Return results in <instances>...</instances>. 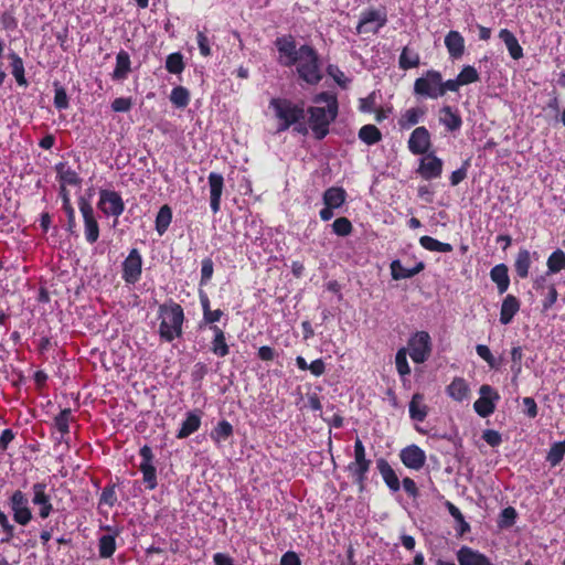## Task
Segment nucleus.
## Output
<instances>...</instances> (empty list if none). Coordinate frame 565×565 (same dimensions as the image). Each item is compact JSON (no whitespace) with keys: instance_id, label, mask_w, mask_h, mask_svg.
<instances>
[{"instance_id":"obj_1","label":"nucleus","mask_w":565,"mask_h":565,"mask_svg":"<svg viewBox=\"0 0 565 565\" xmlns=\"http://www.w3.org/2000/svg\"><path fill=\"white\" fill-rule=\"evenodd\" d=\"M159 328L161 341L171 343L183 335L185 315L182 306L173 299H168L158 307Z\"/></svg>"},{"instance_id":"obj_2","label":"nucleus","mask_w":565,"mask_h":565,"mask_svg":"<svg viewBox=\"0 0 565 565\" xmlns=\"http://www.w3.org/2000/svg\"><path fill=\"white\" fill-rule=\"evenodd\" d=\"M269 108L275 111V116L279 120L278 132L288 130L292 125L303 120L306 117L303 104H296L288 98H271Z\"/></svg>"},{"instance_id":"obj_3","label":"nucleus","mask_w":565,"mask_h":565,"mask_svg":"<svg viewBox=\"0 0 565 565\" xmlns=\"http://www.w3.org/2000/svg\"><path fill=\"white\" fill-rule=\"evenodd\" d=\"M301 57L295 65L300 79L309 85H317L322 79L321 63L316 49L308 44L300 46Z\"/></svg>"},{"instance_id":"obj_4","label":"nucleus","mask_w":565,"mask_h":565,"mask_svg":"<svg viewBox=\"0 0 565 565\" xmlns=\"http://www.w3.org/2000/svg\"><path fill=\"white\" fill-rule=\"evenodd\" d=\"M307 113L309 115L308 122L315 138L322 140L329 134L330 125L338 117L339 103L334 102L327 107L310 106Z\"/></svg>"},{"instance_id":"obj_5","label":"nucleus","mask_w":565,"mask_h":565,"mask_svg":"<svg viewBox=\"0 0 565 565\" xmlns=\"http://www.w3.org/2000/svg\"><path fill=\"white\" fill-rule=\"evenodd\" d=\"M413 93L423 98L437 99L441 97L440 72L436 70L426 71L415 79Z\"/></svg>"},{"instance_id":"obj_6","label":"nucleus","mask_w":565,"mask_h":565,"mask_svg":"<svg viewBox=\"0 0 565 565\" xmlns=\"http://www.w3.org/2000/svg\"><path fill=\"white\" fill-rule=\"evenodd\" d=\"M77 205L83 217L85 241L93 245L98 241L100 233L94 207L89 198L83 195L77 199Z\"/></svg>"},{"instance_id":"obj_7","label":"nucleus","mask_w":565,"mask_h":565,"mask_svg":"<svg viewBox=\"0 0 565 565\" xmlns=\"http://www.w3.org/2000/svg\"><path fill=\"white\" fill-rule=\"evenodd\" d=\"M275 47L278 51L277 62L284 67H291L297 64L301 57L300 47L297 49V42L294 35L285 34L276 38Z\"/></svg>"},{"instance_id":"obj_8","label":"nucleus","mask_w":565,"mask_h":565,"mask_svg":"<svg viewBox=\"0 0 565 565\" xmlns=\"http://www.w3.org/2000/svg\"><path fill=\"white\" fill-rule=\"evenodd\" d=\"M407 352L413 362L420 364L428 360L431 353V339L427 331L415 332L407 342Z\"/></svg>"},{"instance_id":"obj_9","label":"nucleus","mask_w":565,"mask_h":565,"mask_svg":"<svg viewBox=\"0 0 565 565\" xmlns=\"http://www.w3.org/2000/svg\"><path fill=\"white\" fill-rule=\"evenodd\" d=\"M97 209L107 217L118 218L125 211V202L119 192L99 189Z\"/></svg>"},{"instance_id":"obj_10","label":"nucleus","mask_w":565,"mask_h":565,"mask_svg":"<svg viewBox=\"0 0 565 565\" xmlns=\"http://www.w3.org/2000/svg\"><path fill=\"white\" fill-rule=\"evenodd\" d=\"M9 507L12 512L13 521L19 525H28L32 519V510L29 505L28 495L21 491L15 490L9 498Z\"/></svg>"},{"instance_id":"obj_11","label":"nucleus","mask_w":565,"mask_h":565,"mask_svg":"<svg viewBox=\"0 0 565 565\" xmlns=\"http://www.w3.org/2000/svg\"><path fill=\"white\" fill-rule=\"evenodd\" d=\"M387 23V14L385 9H367L361 13L360 21L356 25V33L376 34Z\"/></svg>"},{"instance_id":"obj_12","label":"nucleus","mask_w":565,"mask_h":565,"mask_svg":"<svg viewBox=\"0 0 565 565\" xmlns=\"http://www.w3.org/2000/svg\"><path fill=\"white\" fill-rule=\"evenodd\" d=\"M479 398L473 403L475 412L482 418L492 415L500 401L499 392L489 384H482L479 388Z\"/></svg>"},{"instance_id":"obj_13","label":"nucleus","mask_w":565,"mask_h":565,"mask_svg":"<svg viewBox=\"0 0 565 565\" xmlns=\"http://www.w3.org/2000/svg\"><path fill=\"white\" fill-rule=\"evenodd\" d=\"M142 257L137 248L130 249L128 256L122 262L121 278L126 284L135 285L141 278Z\"/></svg>"},{"instance_id":"obj_14","label":"nucleus","mask_w":565,"mask_h":565,"mask_svg":"<svg viewBox=\"0 0 565 565\" xmlns=\"http://www.w3.org/2000/svg\"><path fill=\"white\" fill-rule=\"evenodd\" d=\"M139 455L141 457V462L139 466V469L142 473V480L146 483L147 489L153 490L158 486L157 481V470L153 466V452L150 446L143 445L140 450Z\"/></svg>"},{"instance_id":"obj_15","label":"nucleus","mask_w":565,"mask_h":565,"mask_svg":"<svg viewBox=\"0 0 565 565\" xmlns=\"http://www.w3.org/2000/svg\"><path fill=\"white\" fill-rule=\"evenodd\" d=\"M399 459L406 468L418 471L426 463V454L419 446L413 444L399 451Z\"/></svg>"},{"instance_id":"obj_16","label":"nucleus","mask_w":565,"mask_h":565,"mask_svg":"<svg viewBox=\"0 0 565 565\" xmlns=\"http://www.w3.org/2000/svg\"><path fill=\"white\" fill-rule=\"evenodd\" d=\"M32 503L39 507V516L47 519L53 511L51 497L46 493V483L36 482L32 486Z\"/></svg>"},{"instance_id":"obj_17","label":"nucleus","mask_w":565,"mask_h":565,"mask_svg":"<svg viewBox=\"0 0 565 565\" xmlns=\"http://www.w3.org/2000/svg\"><path fill=\"white\" fill-rule=\"evenodd\" d=\"M431 147L430 134L420 126L413 130L408 139V149L413 154H425Z\"/></svg>"},{"instance_id":"obj_18","label":"nucleus","mask_w":565,"mask_h":565,"mask_svg":"<svg viewBox=\"0 0 565 565\" xmlns=\"http://www.w3.org/2000/svg\"><path fill=\"white\" fill-rule=\"evenodd\" d=\"M417 172L425 180L437 179L443 173V161L434 153H429L420 160Z\"/></svg>"},{"instance_id":"obj_19","label":"nucleus","mask_w":565,"mask_h":565,"mask_svg":"<svg viewBox=\"0 0 565 565\" xmlns=\"http://www.w3.org/2000/svg\"><path fill=\"white\" fill-rule=\"evenodd\" d=\"M210 186V206L214 214L221 210V198L224 189V178L222 174L211 172L207 177Z\"/></svg>"},{"instance_id":"obj_20","label":"nucleus","mask_w":565,"mask_h":565,"mask_svg":"<svg viewBox=\"0 0 565 565\" xmlns=\"http://www.w3.org/2000/svg\"><path fill=\"white\" fill-rule=\"evenodd\" d=\"M456 555L459 565H493L484 554L466 545Z\"/></svg>"},{"instance_id":"obj_21","label":"nucleus","mask_w":565,"mask_h":565,"mask_svg":"<svg viewBox=\"0 0 565 565\" xmlns=\"http://www.w3.org/2000/svg\"><path fill=\"white\" fill-rule=\"evenodd\" d=\"M55 172L60 186L67 189V185L79 186L82 184V178L67 162L56 163Z\"/></svg>"},{"instance_id":"obj_22","label":"nucleus","mask_w":565,"mask_h":565,"mask_svg":"<svg viewBox=\"0 0 565 565\" xmlns=\"http://www.w3.org/2000/svg\"><path fill=\"white\" fill-rule=\"evenodd\" d=\"M376 469L379 470L384 483L392 492H397L401 489L398 476L385 458H379L376 460Z\"/></svg>"},{"instance_id":"obj_23","label":"nucleus","mask_w":565,"mask_h":565,"mask_svg":"<svg viewBox=\"0 0 565 565\" xmlns=\"http://www.w3.org/2000/svg\"><path fill=\"white\" fill-rule=\"evenodd\" d=\"M201 423H202V412L201 411L188 412L175 437L178 439L188 438L190 435L194 434L195 431H198L200 429Z\"/></svg>"},{"instance_id":"obj_24","label":"nucleus","mask_w":565,"mask_h":565,"mask_svg":"<svg viewBox=\"0 0 565 565\" xmlns=\"http://www.w3.org/2000/svg\"><path fill=\"white\" fill-rule=\"evenodd\" d=\"M210 330L213 332L210 351L217 358L227 356L230 354V345L227 344L224 330L218 326H210Z\"/></svg>"},{"instance_id":"obj_25","label":"nucleus","mask_w":565,"mask_h":565,"mask_svg":"<svg viewBox=\"0 0 565 565\" xmlns=\"http://www.w3.org/2000/svg\"><path fill=\"white\" fill-rule=\"evenodd\" d=\"M445 45L452 60H459L465 53V39L458 31H449L445 36Z\"/></svg>"},{"instance_id":"obj_26","label":"nucleus","mask_w":565,"mask_h":565,"mask_svg":"<svg viewBox=\"0 0 565 565\" xmlns=\"http://www.w3.org/2000/svg\"><path fill=\"white\" fill-rule=\"evenodd\" d=\"M521 302L514 295H507L500 308V322L502 324L511 323L514 316L519 312Z\"/></svg>"},{"instance_id":"obj_27","label":"nucleus","mask_w":565,"mask_h":565,"mask_svg":"<svg viewBox=\"0 0 565 565\" xmlns=\"http://www.w3.org/2000/svg\"><path fill=\"white\" fill-rule=\"evenodd\" d=\"M447 395L456 402H463L470 395V387L463 377L456 376L446 387Z\"/></svg>"},{"instance_id":"obj_28","label":"nucleus","mask_w":565,"mask_h":565,"mask_svg":"<svg viewBox=\"0 0 565 565\" xmlns=\"http://www.w3.org/2000/svg\"><path fill=\"white\" fill-rule=\"evenodd\" d=\"M391 275L394 280H401L412 278L424 270L425 264L418 262L413 268H406L403 266L399 259H395L390 265Z\"/></svg>"},{"instance_id":"obj_29","label":"nucleus","mask_w":565,"mask_h":565,"mask_svg":"<svg viewBox=\"0 0 565 565\" xmlns=\"http://www.w3.org/2000/svg\"><path fill=\"white\" fill-rule=\"evenodd\" d=\"M58 196L62 200V210L64 211L66 217H67V232L71 234L76 233V218H75V210L71 202V195L70 191L65 189L64 186H60L58 189Z\"/></svg>"},{"instance_id":"obj_30","label":"nucleus","mask_w":565,"mask_h":565,"mask_svg":"<svg viewBox=\"0 0 565 565\" xmlns=\"http://www.w3.org/2000/svg\"><path fill=\"white\" fill-rule=\"evenodd\" d=\"M131 72L130 55L125 50H120L116 55V65L111 73L113 81H124Z\"/></svg>"},{"instance_id":"obj_31","label":"nucleus","mask_w":565,"mask_h":565,"mask_svg":"<svg viewBox=\"0 0 565 565\" xmlns=\"http://www.w3.org/2000/svg\"><path fill=\"white\" fill-rule=\"evenodd\" d=\"M490 278L497 285L498 292L504 294L510 286L509 268L505 264H498L490 270Z\"/></svg>"},{"instance_id":"obj_32","label":"nucleus","mask_w":565,"mask_h":565,"mask_svg":"<svg viewBox=\"0 0 565 565\" xmlns=\"http://www.w3.org/2000/svg\"><path fill=\"white\" fill-rule=\"evenodd\" d=\"M425 396L422 393H415L409 402V417L415 422H424L428 415V406L424 403Z\"/></svg>"},{"instance_id":"obj_33","label":"nucleus","mask_w":565,"mask_h":565,"mask_svg":"<svg viewBox=\"0 0 565 565\" xmlns=\"http://www.w3.org/2000/svg\"><path fill=\"white\" fill-rule=\"evenodd\" d=\"M499 38L505 44L507 50L513 60L518 61L523 57V49L513 32L508 29H501Z\"/></svg>"},{"instance_id":"obj_34","label":"nucleus","mask_w":565,"mask_h":565,"mask_svg":"<svg viewBox=\"0 0 565 565\" xmlns=\"http://www.w3.org/2000/svg\"><path fill=\"white\" fill-rule=\"evenodd\" d=\"M322 200L324 205L337 210L345 203L347 192L341 186H331L324 191Z\"/></svg>"},{"instance_id":"obj_35","label":"nucleus","mask_w":565,"mask_h":565,"mask_svg":"<svg viewBox=\"0 0 565 565\" xmlns=\"http://www.w3.org/2000/svg\"><path fill=\"white\" fill-rule=\"evenodd\" d=\"M234 434L233 425L226 420L222 419L217 423V425L211 430L210 437L215 445H221L222 443L227 441Z\"/></svg>"},{"instance_id":"obj_36","label":"nucleus","mask_w":565,"mask_h":565,"mask_svg":"<svg viewBox=\"0 0 565 565\" xmlns=\"http://www.w3.org/2000/svg\"><path fill=\"white\" fill-rule=\"evenodd\" d=\"M426 114V109L420 107H413L401 115L398 118V126L401 129H409L417 125Z\"/></svg>"},{"instance_id":"obj_37","label":"nucleus","mask_w":565,"mask_h":565,"mask_svg":"<svg viewBox=\"0 0 565 565\" xmlns=\"http://www.w3.org/2000/svg\"><path fill=\"white\" fill-rule=\"evenodd\" d=\"M10 60L11 73L19 86H28V81L25 78V70L24 63L20 55L15 52H10L8 55Z\"/></svg>"},{"instance_id":"obj_38","label":"nucleus","mask_w":565,"mask_h":565,"mask_svg":"<svg viewBox=\"0 0 565 565\" xmlns=\"http://www.w3.org/2000/svg\"><path fill=\"white\" fill-rule=\"evenodd\" d=\"M443 116L440 117V122L449 130L456 131L459 130L462 126V119L458 111L452 110L450 106H444L440 109Z\"/></svg>"},{"instance_id":"obj_39","label":"nucleus","mask_w":565,"mask_h":565,"mask_svg":"<svg viewBox=\"0 0 565 565\" xmlns=\"http://www.w3.org/2000/svg\"><path fill=\"white\" fill-rule=\"evenodd\" d=\"M531 254L527 249L521 248L515 257L514 270L521 279H525L529 276L531 268Z\"/></svg>"},{"instance_id":"obj_40","label":"nucleus","mask_w":565,"mask_h":565,"mask_svg":"<svg viewBox=\"0 0 565 565\" xmlns=\"http://www.w3.org/2000/svg\"><path fill=\"white\" fill-rule=\"evenodd\" d=\"M371 463H354L350 462L348 465V470L353 477L354 483L359 487L360 491H363L365 488L366 475L369 472Z\"/></svg>"},{"instance_id":"obj_41","label":"nucleus","mask_w":565,"mask_h":565,"mask_svg":"<svg viewBox=\"0 0 565 565\" xmlns=\"http://www.w3.org/2000/svg\"><path fill=\"white\" fill-rule=\"evenodd\" d=\"M172 222V210L168 204L162 205L156 216V231L162 236L169 228Z\"/></svg>"},{"instance_id":"obj_42","label":"nucleus","mask_w":565,"mask_h":565,"mask_svg":"<svg viewBox=\"0 0 565 565\" xmlns=\"http://www.w3.org/2000/svg\"><path fill=\"white\" fill-rule=\"evenodd\" d=\"M420 64V56L417 52L411 50L408 46L403 47L399 57L398 66L403 71L415 68Z\"/></svg>"},{"instance_id":"obj_43","label":"nucleus","mask_w":565,"mask_h":565,"mask_svg":"<svg viewBox=\"0 0 565 565\" xmlns=\"http://www.w3.org/2000/svg\"><path fill=\"white\" fill-rule=\"evenodd\" d=\"M359 138L367 146H373L382 140L381 130L372 124L364 125L360 128Z\"/></svg>"},{"instance_id":"obj_44","label":"nucleus","mask_w":565,"mask_h":565,"mask_svg":"<svg viewBox=\"0 0 565 565\" xmlns=\"http://www.w3.org/2000/svg\"><path fill=\"white\" fill-rule=\"evenodd\" d=\"M395 366L398 375L402 379L403 385L406 386L407 379L411 374V366L407 361V349L401 348L395 354Z\"/></svg>"},{"instance_id":"obj_45","label":"nucleus","mask_w":565,"mask_h":565,"mask_svg":"<svg viewBox=\"0 0 565 565\" xmlns=\"http://www.w3.org/2000/svg\"><path fill=\"white\" fill-rule=\"evenodd\" d=\"M419 244L423 248L429 252H438V253H450L454 247L449 243H443L431 236L424 235L419 238Z\"/></svg>"},{"instance_id":"obj_46","label":"nucleus","mask_w":565,"mask_h":565,"mask_svg":"<svg viewBox=\"0 0 565 565\" xmlns=\"http://www.w3.org/2000/svg\"><path fill=\"white\" fill-rule=\"evenodd\" d=\"M75 420L71 408L62 409L54 417V426L61 433L62 437L70 434V424Z\"/></svg>"},{"instance_id":"obj_47","label":"nucleus","mask_w":565,"mask_h":565,"mask_svg":"<svg viewBox=\"0 0 565 565\" xmlns=\"http://www.w3.org/2000/svg\"><path fill=\"white\" fill-rule=\"evenodd\" d=\"M546 266V275H553L559 273L561 270H565V252L559 248L554 250L548 256Z\"/></svg>"},{"instance_id":"obj_48","label":"nucleus","mask_w":565,"mask_h":565,"mask_svg":"<svg viewBox=\"0 0 565 565\" xmlns=\"http://www.w3.org/2000/svg\"><path fill=\"white\" fill-rule=\"evenodd\" d=\"M185 68V63L182 53L174 52L167 56L166 58V70L170 74H181Z\"/></svg>"},{"instance_id":"obj_49","label":"nucleus","mask_w":565,"mask_h":565,"mask_svg":"<svg viewBox=\"0 0 565 565\" xmlns=\"http://www.w3.org/2000/svg\"><path fill=\"white\" fill-rule=\"evenodd\" d=\"M565 455V439L562 441L554 443L547 455L546 461L551 465V467H556L561 463Z\"/></svg>"},{"instance_id":"obj_50","label":"nucleus","mask_w":565,"mask_h":565,"mask_svg":"<svg viewBox=\"0 0 565 565\" xmlns=\"http://www.w3.org/2000/svg\"><path fill=\"white\" fill-rule=\"evenodd\" d=\"M116 551V540L114 535H103L98 541V553L102 558H109Z\"/></svg>"},{"instance_id":"obj_51","label":"nucleus","mask_w":565,"mask_h":565,"mask_svg":"<svg viewBox=\"0 0 565 565\" xmlns=\"http://www.w3.org/2000/svg\"><path fill=\"white\" fill-rule=\"evenodd\" d=\"M170 100L177 108H185L190 103V93L183 86H177L171 90Z\"/></svg>"},{"instance_id":"obj_52","label":"nucleus","mask_w":565,"mask_h":565,"mask_svg":"<svg viewBox=\"0 0 565 565\" xmlns=\"http://www.w3.org/2000/svg\"><path fill=\"white\" fill-rule=\"evenodd\" d=\"M446 508L449 512V514L456 520V522H458L459 524V529H458V533L459 535H463L466 534L467 532L470 531V525L469 523L465 520V516L463 514L461 513V511L459 510V508H457L454 503H451L450 501H447L446 502Z\"/></svg>"},{"instance_id":"obj_53","label":"nucleus","mask_w":565,"mask_h":565,"mask_svg":"<svg viewBox=\"0 0 565 565\" xmlns=\"http://www.w3.org/2000/svg\"><path fill=\"white\" fill-rule=\"evenodd\" d=\"M117 502V494H116V484L115 483H108L104 487L98 505H106L108 508H113Z\"/></svg>"},{"instance_id":"obj_54","label":"nucleus","mask_w":565,"mask_h":565,"mask_svg":"<svg viewBox=\"0 0 565 565\" xmlns=\"http://www.w3.org/2000/svg\"><path fill=\"white\" fill-rule=\"evenodd\" d=\"M477 354L487 362L490 369L499 370L502 359L497 360L486 344L476 345Z\"/></svg>"},{"instance_id":"obj_55","label":"nucleus","mask_w":565,"mask_h":565,"mask_svg":"<svg viewBox=\"0 0 565 565\" xmlns=\"http://www.w3.org/2000/svg\"><path fill=\"white\" fill-rule=\"evenodd\" d=\"M522 359H523V351L521 347H513L511 350V371H512V382H516L521 372H522Z\"/></svg>"},{"instance_id":"obj_56","label":"nucleus","mask_w":565,"mask_h":565,"mask_svg":"<svg viewBox=\"0 0 565 565\" xmlns=\"http://www.w3.org/2000/svg\"><path fill=\"white\" fill-rule=\"evenodd\" d=\"M461 86L476 83L480 79L479 73L471 65H465L457 75Z\"/></svg>"},{"instance_id":"obj_57","label":"nucleus","mask_w":565,"mask_h":565,"mask_svg":"<svg viewBox=\"0 0 565 565\" xmlns=\"http://www.w3.org/2000/svg\"><path fill=\"white\" fill-rule=\"evenodd\" d=\"M0 526L2 529V532L4 533V536L1 539V543H10L11 540L14 537V531L15 527L13 524L10 523L7 514L0 509Z\"/></svg>"},{"instance_id":"obj_58","label":"nucleus","mask_w":565,"mask_h":565,"mask_svg":"<svg viewBox=\"0 0 565 565\" xmlns=\"http://www.w3.org/2000/svg\"><path fill=\"white\" fill-rule=\"evenodd\" d=\"M332 230L339 236H348L352 233L353 226L349 218L342 216L334 220Z\"/></svg>"},{"instance_id":"obj_59","label":"nucleus","mask_w":565,"mask_h":565,"mask_svg":"<svg viewBox=\"0 0 565 565\" xmlns=\"http://www.w3.org/2000/svg\"><path fill=\"white\" fill-rule=\"evenodd\" d=\"M53 103L55 108L58 110H64L68 108L70 100L66 89L63 86L55 85Z\"/></svg>"},{"instance_id":"obj_60","label":"nucleus","mask_w":565,"mask_h":565,"mask_svg":"<svg viewBox=\"0 0 565 565\" xmlns=\"http://www.w3.org/2000/svg\"><path fill=\"white\" fill-rule=\"evenodd\" d=\"M214 273V264L210 257L202 259L201 262V278L200 286H205L212 279Z\"/></svg>"},{"instance_id":"obj_61","label":"nucleus","mask_w":565,"mask_h":565,"mask_svg":"<svg viewBox=\"0 0 565 565\" xmlns=\"http://www.w3.org/2000/svg\"><path fill=\"white\" fill-rule=\"evenodd\" d=\"M558 292L554 284L547 286V292L542 300V312H547L557 301Z\"/></svg>"},{"instance_id":"obj_62","label":"nucleus","mask_w":565,"mask_h":565,"mask_svg":"<svg viewBox=\"0 0 565 565\" xmlns=\"http://www.w3.org/2000/svg\"><path fill=\"white\" fill-rule=\"evenodd\" d=\"M376 106V93L372 92L366 97L360 98L359 110L361 113H373Z\"/></svg>"},{"instance_id":"obj_63","label":"nucleus","mask_w":565,"mask_h":565,"mask_svg":"<svg viewBox=\"0 0 565 565\" xmlns=\"http://www.w3.org/2000/svg\"><path fill=\"white\" fill-rule=\"evenodd\" d=\"M132 107V99L130 97H118L111 103V109L115 113H127Z\"/></svg>"},{"instance_id":"obj_64","label":"nucleus","mask_w":565,"mask_h":565,"mask_svg":"<svg viewBox=\"0 0 565 565\" xmlns=\"http://www.w3.org/2000/svg\"><path fill=\"white\" fill-rule=\"evenodd\" d=\"M327 72L330 76L333 77V79L339 86H341L342 88H347L349 79L345 77L344 73L338 66L329 65Z\"/></svg>"}]
</instances>
